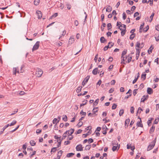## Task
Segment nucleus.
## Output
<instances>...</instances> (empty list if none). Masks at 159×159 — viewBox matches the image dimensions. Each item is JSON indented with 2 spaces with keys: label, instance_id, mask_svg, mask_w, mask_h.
Here are the masks:
<instances>
[{
  "label": "nucleus",
  "instance_id": "6e6d98bb",
  "mask_svg": "<svg viewBox=\"0 0 159 159\" xmlns=\"http://www.w3.org/2000/svg\"><path fill=\"white\" fill-rule=\"evenodd\" d=\"M152 119V118H150L148 121V125L149 126V124H150L151 122Z\"/></svg>",
  "mask_w": 159,
  "mask_h": 159
},
{
  "label": "nucleus",
  "instance_id": "37998d69",
  "mask_svg": "<svg viewBox=\"0 0 159 159\" xmlns=\"http://www.w3.org/2000/svg\"><path fill=\"white\" fill-rule=\"evenodd\" d=\"M159 118H157V119H156L154 122V123L155 124H157L159 121Z\"/></svg>",
  "mask_w": 159,
  "mask_h": 159
},
{
  "label": "nucleus",
  "instance_id": "f03ea898",
  "mask_svg": "<svg viewBox=\"0 0 159 159\" xmlns=\"http://www.w3.org/2000/svg\"><path fill=\"white\" fill-rule=\"evenodd\" d=\"M156 142V139H154L151 143L148 146L147 148V150L148 151H149L153 148L155 145Z\"/></svg>",
  "mask_w": 159,
  "mask_h": 159
},
{
  "label": "nucleus",
  "instance_id": "e2e57ef3",
  "mask_svg": "<svg viewBox=\"0 0 159 159\" xmlns=\"http://www.w3.org/2000/svg\"><path fill=\"white\" fill-rule=\"evenodd\" d=\"M117 146H113L112 148V150L113 151H115L117 148Z\"/></svg>",
  "mask_w": 159,
  "mask_h": 159
},
{
  "label": "nucleus",
  "instance_id": "774afa93",
  "mask_svg": "<svg viewBox=\"0 0 159 159\" xmlns=\"http://www.w3.org/2000/svg\"><path fill=\"white\" fill-rule=\"evenodd\" d=\"M120 92H124V89L123 87H121L120 89Z\"/></svg>",
  "mask_w": 159,
  "mask_h": 159
},
{
  "label": "nucleus",
  "instance_id": "2f4dec72",
  "mask_svg": "<svg viewBox=\"0 0 159 159\" xmlns=\"http://www.w3.org/2000/svg\"><path fill=\"white\" fill-rule=\"evenodd\" d=\"M155 128V127L154 126H152L150 129V132L151 133L153 132L154 131Z\"/></svg>",
  "mask_w": 159,
  "mask_h": 159
},
{
  "label": "nucleus",
  "instance_id": "5701e85b",
  "mask_svg": "<svg viewBox=\"0 0 159 159\" xmlns=\"http://www.w3.org/2000/svg\"><path fill=\"white\" fill-rule=\"evenodd\" d=\"M99 102V99H97L93 103V105L96 106L98 104Z\"/></svg>",
  "mask_w": 159,
  "mask_h": 159
},
{
  "label": "nucleus",
  "instance_id": "f257e3e1",
  "mask_svg": "<svg viewBox=\"0 0 159 159\" xmlns=\"http://www.w3.org/2000/svg\"><path fill=\"white\" fill-rule=\"evenodd\" d=\"M140 45V43L139 42H138L136 46V58L137 60L138 59L140 53V49L139 48Z\"/></svg>",
  "mask_w": 159,
  "mask_h": 159
},
{
  "label": "nucleus",
  "instance_id": "2eb2a0df",
  "mask_svg": "<svg viewBox=\"0 0 159 159\" xmlns=\"http://www.w3.org/2000/svg\"><path fill=\"white\" fill-rule=\"evenodd\" d=\"M147 92L149 94H152L153 93V90L150 88H148L147 89Z\"/></svg>",
  "mask_w": 159,
  "mask_h": 159
},
{
  "label": "nucleus",
  "instance_id": "6ab92c4d",
  "mask_svg": "<svg viewBox=\"0 0 159 159\" xmlns=\"http://www.w3.org/2000/svg\"><path fill=\"white\" fill-rule=\"evenodd\" d=\"M59 120H57V118H55L53 119L52 122L53 124H57L59 121Z\"/></svg>",
  "mask_w": 159,
  "mask_h": 159
},
{
  "label": "nucleus",
  "instance_id": "de8ad7c7",
  "mask_svg": "<svg viewBox=\"0 0 159 159\" xmlns=\"http://www.w3.org/2000/svg\"><path fill=\"white\" fill-rule=\"evenodd\" d=\"M107 27L108 28V30H109L110 29H111L112 27L111 25V23H109L107 24Z\"/></svg>",
  "mask_w": 159,
  "mask_h": 159
},
{
  "label": "nucleus",
  "instance_id": "f704fd0d",
  "mask_svg": "<svg viewBox=\"0 0 159 159\" xmlns=\"http://www.w3.org/2000/svg\"><path fill=\"white\" fill-rule=\"evenodd\" d=\"M146 74L145 73H143L141 75V78L143 79V80H145L146 77Z\"/></svg>",
  "mask_w": 159,
  "mask_h": 159
},
{
  "label": "nucleus",
  "instance_id": "4d7b16f0",
  "mask_svg": "<svg viewBox=\"0 0 159 159\" xmlns=\"http://www.w3.org/2000/svg\"><path fill=\"white\" fill-rule=\"evenodd\" d=\"M61 137L60 136L59 137H58L57 136V135H55L54 136V138L55 139H57V140H58L59 141L60 140V139H61Z\"/></svg>",
  "mask_w": 159,
  "mask_h": 159
},
{
  "label": "nucleus",
  "instance_id": "9d476101",
  "mask_svg": "<svg viewBox=\"0 0 159 159\" xmlns=\"http://www.w3.org/2000/svg\"><path fill=\"white\" fill-rule=\"evenodd\" d=\"M36 14L38 16L39 19H40L42 18V14L40 11H37Z\"/></svg>",
  "mask_w": 159,
  "mask_h": 159
},
{
  "label": "nucleus",
  "instance_id": "dca6fc26",
  "mask_svg": "<svg viewBox=\"0 0 159 159\" xmlns=\"http://www.w3.org/2000/svg\"><path fill=\"white\" fill-rule=\"evenodd\" d=\"M112 10V8L109 5L107 6V7L106 9V11L107 12H110Z\"/></svg>",
  "mask_w": 159,
  "mask_h": 159
},
{
  "label": "nucleus",
  "instance_id": "8fccbe9b",
  "mask_svg": "<svg viewBox=\"0 0 159 159\" xmlns=\"http://www.w3.org/2000/svg\"><path fill=\"white\" fill-rule=\"evenodd\" d=\"M70 130V135H71L74 132V129H71Z\"/></svg>",
  "mask_w": 159,
  "mask_h": 159
},
{
  "label": "nucleus",
  "instance_id": "bf43d9fd",
  "mask_svg": "<svg viewBox=\"0 0 159 159\" xmlns=\"http://www.w3.org/2000/svg\"><path fill=\"white\" fill-rule=\"evenodd\" d=\"M73 138V136L71 135H68V139H69V140H72Z\"/></svg>",
  "mask_w": 159,
  "mask_h": 159
},
{
  "label": "nucleus",
  "instance_id": "c9c22d12",
  "mask_svg": "<svg viewBox=\"0 0 159 159\" xmlns=\"http://www.w3.org/2000/svg\"><path fill=\"white\" fill-rule=\"evenodd\" d=\"M153 48L151 46L149 48V49L148 50V52L149 54H150L151 53H152V50L153 49Z\"/></svg>",
  "mask_w": 159,
  "mask_h": 159
},
{
  "label": "nucleus",
  "instance_id": "49530a36",
  "mask_svg": "<svg viewBox=\"0 0 159 159\" xmlns=\"http://www.w3.org/2000/svg\"><path fill=\"white\" fill-rule=\"evenodd\" d=\"M117 107V105L116 104H113L112 107V109L113 110L115 109Z\"/></svg>",
  "mask_w": 159,
  "mask_h": 159
},
{
  "label": "nucleus",
  "instance_id": "ea45409f",
  "mask_svg": "<svg viewBox=\"0 0 159 159\" xmlns=\"http://www.w3.org/2000/svg\"><path fill=\"white\" fill-rule=\"evenodd\" d=\"M16 123V121L15 120H13L10 124V126H11L14 125Z\"/></svg>",
  "mask_w": 159,
  "mask_h": 159
},
{
  "label": "nucleus",
  "instance_id": "680f3d73",
  "mask_svg": "<svg viewBox=\"0 0 159 159\" xmlns=\"http://www.w3.org/2000/svg\"><path fill=\"white\" fill-rule=\"evenodd\" d=\"M139 15V13L138 12H136L134 14V17L138 16Z\"/></svg>",
  "mask_w": 159,
  "mask_h": 159
},
{
  "label": "nucleus",
  "instance_id": "c85d7f7f",
  "mask_svg": "<svg viewBox=\"0 0 159 159\" xmlns=\"http://www.w3.org/2000/svg\"><path fill=\"white\" fill-rule=\"evenodd\" d=\"M155 38L156 41H158L159 40V34H156L155 36Z\"/></svg>",
  "mask_w": 159,
  "mask_h": 159
},
{
  "label": "nucleus",
  "instance_id": "423d86ee",
  "mask_svg": "<svg viewBox=\"0 0 159 159\" xmlns=\"http://www.w3.org/2000/svg\"><path fill=\"white\" fill-rule=\"evenodd\" d=\"M76 149L77 151H82L83 150V147L82 145L80 144L77 145L76 147Z\"/></svg>",
  "mask_w": 159,
  "mask_h": 159
},
{
  "label": "nucleus",
  "instance_id": "f8f14e48",
  "mask_svg": "<svg viewBox=\"0 0 159 159\" xmlns=\"http://www.w3.org/2000/svg\"><path fill=\"white\" fill-rule=\"evenodd\" d=\"M148 95H144L143 98L141 99V102H144L145 100H147L148 98Z\"/></svg>",
  "mask_w": 159,
  "mask_h": 159
},
{
  "label": "nucleus",
  "instance_id": "338daca9",
  "mask_svg": "<svg viewBox=\"0 0 159 159\" xmlns=\"http://www.w3.org/2000/svg\"><path fill=\"white\" fill-rule=\"evenodd\" d=\"M56 148H52L51 151V152L52 153L53 151V152H55L56 151V150L55 149Z\"/></svg>",
  "mask_w": 159,
  "mask_h": 159
},
{
  "label": "nucleus",
  "instance_id": "0eeeda50",
  "mask_svg": "<svg viewBox=\"0 0 159 159\" xmlns=\"http://www.w3.org/2000/svg\"><path fill=\"white\" fill-rule=\"evenodd\" d=\"M13 74L15 75H16V73H19V71L18 67H14L13 70Z\"/></svg>",
  "mask_w": 159,
  "mask_h": 159
},
{
  "label": "nucleus",
  "instance_id": "412c9836",
  "mask_svg": "<svg viewBox=\"0 0 159 159\" xmlns=\"http://www.w3.org/2000/svg\"><path fill=\"white\" fill-rule=\"evenodd\" d=\"M30 145L32 146H34L36 144V143L34 140H31L30 141Z\"/></svg>",
  "mask_w": 159,
  "mask_h": 159
},
{
  "label": "nucleus",
  "instance_id": "69168bd1",
  "mask_svg": "<svg viewBox=\"0 0 159 159\" xmlns=\"http://www.w3.org/2000/svg\"><path fill=\"white\" fill-rule=\"evenodd\" d=\"M137 89H134L133 91V94L134 95V96H135V95L137 93Z\"/></svg>",
  "mask_w": 159,
  "mask_h": 159
},
{
  "label": "nucleus",
  "instance_id": "c03bdc74",
  "mask_svg": "<svg viewBox=\"0 0 159 159\" xmlns=\"http://www.w3.org/2000/svg\"><path fill=\"white\" fill-rule=\"evenodd\" d=\"M27 143H25L23 145L22 148L24 150H25L27 148Z\"/></svg>",
  "mask_w": 159,
  "mask_h": 159
},
{
  "label": "nucleus",
  "instance_id": "9b49d317",
  "mask_svg": "<svg viewBox=\"0 0 159 159\" xmlns=\"http://www.w3.org/2000/svg\"><path fill=\"white\" fill-rule=\"evenodd\" d=\"M75 41L73 37H70L68 41L69 44H71L73 43Z\"/></svg>",
  "mask_w": 159,
  "mask_h": 159
},
{
  "label": "nucleus",
  "instance_id": "3c124183",
  "mask_svg": "<svg viewBox=\"0 0 159 159\" xmlns=\"http://www.w3.org/2000/svg\"><path fill=\"white\" fill-rule=\"evenodd\" d=\"M39 1V0H35L34 2V5H38L39 4V2H38Z\"/></svg>",
  "mask_w": 159,
  "mask_h": 159
},
{
  "label": "nucleus",
  "instance_id": "4468645a",
  "mask_svg": "<svg viewBox=\"0 0 159 159\" xmlns=\"http://www.w3.org/2000/svg\"><path fill=\"white\" fill-rule=\"evenodd\" d=\"M63 152L61 150L58 151L57 157V159H60L61 156Z\"/></svg>",
  "mask_w": 159,
  "mask_h": 159
},
{
  "label": "nucleus",
  "instance_id": "603ef678",
  "mask_svg": "<svg viewBox=\"0 0 159 159\" xmlns=\"http://www.w3.org/2000/svg\"><path fill=\"white\" fill-rule=\"evenodd\" d=\"M93 140L92 139H91V138L89 139L88 140V143H91L93 142Z\"/></svg>",
  "mask_w": 159,
  "mask_h": 159
},
{
  "label": "nucleus",
  "instance_id": "b1692460",
  "mask_svg": "<svg viewBox=\"0 0 159 159\" xmlns=\"http://www.w3.org/2000/svg\"><path fill=\"white\" fill-rule=\"evenodd\" d=\"M82 87L81 86H79L78 87L77 89L76 90V92L77 93H80L81 90V89Z\"/></svg>",
  "mask_w": 159,
  "mask_h": 159
},
{
  "label": "nucleus",
  "instance_id": "aec40b11",
  "mask_svg": "<svg viewBox=\"0 0 159 159\" xmlns=\"http://www.w3.org/2000/svg\"><path fill=\"white\" fill-rule=\"evenodd\" d=\"M127 50L126 49H125L123 52L122 53L121 58L123 57V56H124L127 53Z\"/></svg>",
  "mask_w": 159,
  "mask_h": 159
},
{
  "label": "nucleus",
  "instance_id": "6e6552de",
  "mask_svg": "<svg viewBox=\"0 0 159 159\" xmlns=\"http://www.w3.org/2000/svg\"><path fill=\"white\" fill-rule=\"evenodd\" d=\"M89 78V76H88L84 79L82 83V84L83 86H84L87 82Z\"/></svg>",
  "mask_w": 159,
  "mask_h": 159
},
{
  "label": "nucleus",
  "instance_id": "0e129e2a",
  "mask_svg": "<svg viewBox=\"0 0 159 159\" xmlns=\"http://www.w3.org/2000/svg\"><path fill=\"white\" fill-rule=\"evenodd\" d=\"M70 143V142L69 141H65L64 142V145H67L69 144Z\"/></svg>",
  "mask_w": 159,
  "mask_h": 159
},
{
  "label": "nucleus",
  "instance_id": "7ed1b4c3",
  "mask_svg": "<svg viewBox=\"0 0 159 159\" xmlns=\"http://www.w3.org/2000/svg\"><path fill=\"white\" fill-rule=\"evenodd\" d=\"M43 73V71L40 69H37L36 72V76L38 77H40L41 76Z\"/></svg>",
  "mask_w": 159,
  "mask_h": 159
},
{
  "label": "nucleus",
  "instance_id": "a878e982",
  "mask_svg": "<svg viewBox=\"0 0 159 159\" xmlns=\"http://www.w3.org/2000/svg\"><path fill=\"white\" fill-rule=\"evenodd\" d=\"M63 120L65 121H66L67 120V118L66 115H64L62 118Z\"/></svg>",
  "mask_w": 159,
  "mask_h": 159
},
{
  "label": "nucleus",
  "instance_id": "bb28decb",
  "mask_svg": "<svg viewBox=\"0 0 159 159\" xmlns=\"http://www.w3.org/2000/svg\"><path fill=\"white\" fill-rule=\"evenodd\" d=\"M155 13H152L151 16H150V18L151 19V20H150L149 21L150 22H151L152 21V19L153 18V16H154Z\"/></svg>",
  "mask_w": 159,
  "mask_h": 159
},
{
  "label": "nucleus",
  "instance_id": "13d9d810",
  "mask_svg": "<svg viewBox=\"0 0 159 159\" xmlns=\"http://www.w3.org/2000/svg\"><path fill=\"white\" fill-rule=\"evenodd\" d=\"M80 114L82 115H83L84 116H85L86 115V113L85 112H84L82 110L81 111Z\"/></svg>",
  "mask_w": 159,
  "mask_h": 159
},
{
  "label": "nucleus",
  "instance_id": "72a5a7b5",
  "mask_svg": "<svg viewBox=\"0 0 159 159\" xmlns=\"http://www.w3.org/2000/svg\"><path fill=\"white\" fill-rule=\"evenodd\" d=\"M87 101V100H84V101H83V102H84V103H83L82 104H81L80 105V107H82V106H84L86 104V102Z\"/></svg>",
  "mask_w": 159,
  "mask_h": 159
},
{
  "label": "nucleus",
  "instance_id": "f3484780",
  "mask_svg": "<svg viewBox=\"0 0 159 159\" xmlns=\"http://www.w3.org/2000/svg\"><path fill=\"white\" fill-rule=\"evenodd\" d=\"M68 131H66L65 133H64L62 135V139H61V140H63V139H65V138L67 136V133Z\"/></svg>",
  "mask_w": 159,
  "mask_h": 159
},
{
  "label": "nucleus",
  "instance_id": "e433bc0d",
  "mask_svg": "<svg viewBox=\"0 0 159 159\" xmlns=\"http://www.w3.org/2000/svg\"><path fill=\"white\" fill-rule=\"evenodd\" d=\"M144 25V23H143L142 25H140V27L139 32H140V33L142 32V30H142V28L143 27Z\"/></svg>",
  "mask_w": 159,
  "mask_h": 159
},
{
  "label": "nucleus",
  "instance_id": "a19ab883",
  "mask_svg": "<svg viewBox=\"0 0 159 159\" xmlns=\"http://www.w3.org/2000/svg\"><path fill=\"white\" fill-rule=\"evenodd\" d=\"M135 37V35L134 34H132L130 37H129V39H133Z\"/></svg>",
  "mask_w": 159,
  "mask_h": 159
},
{
  "label": "nucleus",
  "instance_id": "4be33fe9",
  "mask_svg": "<svg viewBox=\"0 0 159 159\" xmlns=\"http://www.w3.org/2000/svg\"><path fill=\"white\" fill-rule=\"evenodd\" d=\"M61 141H62V140H61V139H60V140L59 141L58 140H57V142H58V144L57 145V146L58 147H59L61 145Z\"/></svg>",
  "mask_w": 159,
  "mask_h": 159
},
{
  "label": "nucleus",
  "instance_id": "864d4df0",
  "mask_svg": "<svg viewBox=\"0 0 159 159\" xmlns=\"http://www.w3.org/2000/svg\"><path fill=\"white\" fill-rule=\"evenodd\" d=\"M130 111L131 113H134V108L133 107H131Z\"/></svg>",
  "mask_w": 159,
  "mask_h": 159
},
{
  "label": "nucleus",
  "instance_id": "4c0bfd02",
  "mask_svg": "<svg viewBox=\"0 0 159 159\" xmlns=\"http://www.w3.org/2000/svg\"><path fill=\"white\" fill-rule=\"evenodd\" d=\"M126 30H125V29H124L123 31H121V35L122 36H124L125 34V32H126Z\"/></svg>",
  "mask_w": 159,
  "mask_h": 159
},
{
  "label": "nucleus",
  "instance_id": "5fc2aeb1",
  "mask_svg": "<svg viewBox=\"0 0 159 159\" xmlns=\"http://www.w3.org/2000/svg\"><path fill=\"white\" fill-rule=\"evenodd\" d=\"M83 124L82 122L80 121V122L78 124V125L79 126V127H81Z\"/></svg>",
  "mask_w": 159,
  "mask_h": 159
},
{
  "label": "nucleus",
  "instance_id": "79ce46f5",
  "mask_svg": "<svg viewBox=\"0 0 159 159\" xmlns=\"http://www.w3.org/2000/svg\"><path fill=\"white\" fill-rule=\"evenodd\" d=\"M124 113V110L123 109L120 110L119 112V115L121 116Z\"/></svg>",
  "mask_w": 159,
  "mask_h": 159
},
{
  "label": "nucleus",
  "instance_id": "393cba45",
  "mask_svg": "<svg viewBox=\"0 0 159 159\" xmlns=\"http://www.w3.org/2000/svg\"><path fill=\"white\" fill-rule=\"evenodd\" d=\"M74 155V153H68L66 155V157H70Z\"/></svg>",
  "mask_w": 159,
  "mask_h": 159
},
{
  "label": "nucleus",
  "instance_id": "09e8293b",
  "mask_svg": "<svg viewBox=\"0 0 159 159\" xmlns=\"http://www.w3.org/2000/svg\"><path fill=\"white\" fill-rule=\"evenodd\" d=\"M98 108V107H95L93 109V113H95L97 112V111H98V110H97Z\"/></svg>",
  "mask_w": 159,
  "mask_h": 159
},
{
  "label": "nucleus",
  "instance_id": "7c9ffc66",
  "mask_svg": "<svg viewBox=\"0 0 159 159\" xmlns=\"http://www.w3.org/2000/svg\"><path fill=\"white\" fill-rule=\"evenodd\" d=\"M130 121V120L128 118L126 120L125 122V125H127L128 126V124H129Z\"/></svg>",
  "mask_w": 159,
  "mask_h": 159
},
{
  "label": "nucleus",
  "instance_id": "20e7f679",
  "mask_svg": "<svg viewBox=\"0 0 159 159\" xmlns=\"http://www.w3.org/2000/svg\"><path fill=\"white\" fill-rule=\"evenodd\" d=\"M114 45V43H112V42H109L107 46H106L104 48V51H106L107 50L108 48H111Z\"/></svg>",
  "mask_w": 159,
  "mask_h": 159
},
{
  "label": "nucleus",
  "instance_id": "1a4fd4ad",
  "mask_svg": "<svg viewBox=\"0 0 159 159\" xmlns=\"http://www.w3.org/2000/svg\"><path fill=\"white\" fill-rule=\"evenodd\" d=\"M140 121H138L136 125L138 127H143V125L142 123V121L141 120V119L139 118Z\"/></svg>",
  "mask_w": 159,
  "mask_h": 159
},
{
  "label": "nucleus",
  "instance_id": "473e14b6",
  "mask_svg": "<svg viewBox=\"0 0 159 159\" xmlns=\"http://www.w3.org/2000/svg\"><path fill=\"white\" fill-rule=\"evenodd\" d=\"M91 145H86L85 147V149L89 150L91 148Z\"/></svg>",
  "mask_w": 159,
  "mask_h": 159
},
{
  "label": "nucleus",
  "instance_id": "ddd939ff",
  "mask_svg": "<svg viewBox=\"0 0 159 159\" xmlns=\"http://www.w3.org/2000/svg\"><path fill=\"white\" fill-rule=\"evenodd\" d=\"M98 71V68H96L93 70L92 73L93 75H96L98 73H99V72Z\"/></svg>",
  "mask_w": 159,
  "mask_h": 159
},
{
  "label": "nucleus",
  "instance_id": "a211bd4d",
  "mask_svg": "<svg viewBox=\"0 0 159 159\" xmlns=\"http://www.w3.org/2000/svg\"><path fill=\"white\" fill-rule=\"evenodd\" d=\"M127 148L131 149V150H133L135 149V147L134 146H131V145H129L128 144H127Z\"/></svg>",
  "mask_w": 159,
  "mask_h": 159
},
{
  "label": "nucleus",
  "instance_id": "39448f33",
  "mask_svg": "<svg viewBox=\"0 0 159 159\" xmlns=\"http://www.w3.org/2000/svg\"><path fill=\"white\" fill-rule=\"evenodd\" d=\"M39 42L37 41L35 43V44L34 46V47L32 48V51H34L37 50L39 48Z\"/></svg>",
  "mask_w": 159,
  "mask_h": 159
},
{
  "label": "nucleus",
  "instance_id": "052dcab7",
  "mask_svg": "<svg viewBox=\"0 0 159 159\" xmlns=\"http://www.w3.org/2000/svg\"><path fill=\"white\" fill-rule=\"evenodd\" d=\"M126 14L125 12H124L123 14V18L124 20H125L126 18Z\"/></svg>",
  "mask_w": 159,
  "mask_h": 159
},
{
  "label": "nucleus",
  "instance_id": "a18cd8bd",
  "mask_svg": "<svg viewBox=\"0 0 159 159\" xmlns=\"http://www.w3.org/2000/svg\"><path fill=\"white\" fill-rule=\"evenodd\" d=\"M149 29V27L148 25H147L145 28L143 30V31L144 32H147Z\"/></svg>",
  "mask_w": 159,
  "mask_h": 159
},
{
  "label": "nucleus",
  "instance_id": "58836bf2",
  "mask_svg": "<svg viewBox=\"0 0 159 159\" xmlns=\"http://www.w3.org/2000/svg\"><path fill=\"white\" fill-rule=\"evenodd\" d=\"M122 58V60H123L122 61H121V63L125 64V62L124 61L126 60V59L127 58V57H126L125 58L124 57V56H123V57H122V58Z\"/></svg>",
  "mask_w": 159,
  "mask_h": 159
},
{
  "label": "nucleus",
  "instance_id": "cd10ccee",
  "mask_svg": "<svg viewBox=\"0 0 159 159\" xmlns=\"http://www.w3.org/2000/svg\"><path fill=\"white\" fill-rule=\"evenodd\" d=\"M66 31L65 30H64L63 32H62V34H61V36L59 38V39H61V37L62 36H64L65 34H66Z\"/></svg>",
  "mask_w": 159,
  "mask_h": 159
},
{
  "label": "nucleus",
  "instance_id": "c756f323",
  "mask_svg": "<svg viewBox=\"0 0 159 159\" xmlns=\"http://www.w3.org/2000/svg\"><path fill=\"white\" fill-rule=\"evenodd\" d=\"M105 41V39L103 37H102L100 38V41L102 43H104Z\"/></svg>",
  "mask_w": 159,
  "mask_h": 159
}]
</instances>
